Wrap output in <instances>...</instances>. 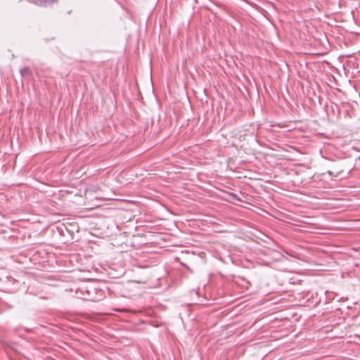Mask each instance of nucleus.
<instances>
[{
    "instance_id": "1",
    "label": "nucleus",
    "mask_w": 360,
    "mask_h": 360,
    "mask_svg": "<svg viewBox=\"0 0 360 360\" xmlns=\"http://www.w3.org/2000/svg\"><path fill=\"white\" fill-rule=\"evenodd\" d=\"M79 291L82 294V299L91 302H98L104 297L103 292L97 289L93 285H84L79 288Z\"/></svg>"
},
{
    "instance_id": "2",
    "label": "nucleus",
    "mask_w": 360,
    "mask_h": 360,
    "mask_svg": "<svg viewBox=\"0 0 360 360\" xmlns=\"http://www.w3.org/2000/svg\"><path fill=\"white\" fill-rule=\"evenodd\" d=\"M27 1L30 3H33L38 6H46L53 4L57 0H27Z\"/></svg>"
},
{
    "instance_id": "3",
    "label": "nucleus",
    "mask_w": 360,
    "mask_h": 360,
    "mask_svg": "<svg viewBox=\"0 0 360 360\" xmlns=\"http://www.w3.org/2000/svg\"><path fill=\"white\" fill-rule=\"evenodd\" d=\"M20 73L22 77L31 76L32 75V70L28 67H23L20 70Z\"/></svg>"
},
{
    "instance_id": "4",
    "label": "nucleus",
    "mask_w": 360,
    "mask_h": 360,
    "mask_svg": "<svg viewBox=\"0 0 360 360\" xmlns=\"http://www.w3.org/2000/svg\"><path fill=\"white\" fill-rule=\"evenodd\" d=\"M328 172L330 176H338L343 173V169H340V167L336 166L334 171H328Z\"/></svg>"
}]
</instances>
